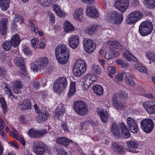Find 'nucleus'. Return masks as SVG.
Segmentation results:
<instances>
[{
    "mask_svg": "<svg viewBox=\"0 0 155 155\" xmlns=\"http://www.w3.org/2000/svg\"><path fill=\"white\" fill-rule=\"evenodd\" d=\"M55 56L58 61L61 64H66L70 56V50L66 45H60L55 49Z\"/></svg>",
    "mask_w": 155,
    "mask_h": 155,
    "instance_id": "f257e3e1",
    "label": "nucleus"
},
{
    "mask_svg": "<svg viewBox=\"0 0 155 155\" xmlns=\"http://www.w3.org/2000/svg\"><path fill=\"white\" fill-rule=\"evenodd\" d=\"M111 132L116 137L122 136L128 138L130 136L126 126L123 123H120L118 125L115 123H112L111 127Z\"/></svg>",
    "mask_w": 155,
    "mask_h": 155,
    "instance_id": "f03ea898",
    "label": "nucleus"
},
{
    "mask_svg": "<svg viewBox=\"0 0 155 155\" xmlns=\"http://www.w3.org/2000/svg\"><path fill=\"white\" fill-rule=\"evenodd\" d=\"M87 68L86 63L82 60H78L76 63L73 69V73L75 76L79 77L85 72Z\"/></svg>",
    "mask_w": 155,
    "mask_h": 155,
    "instance_id": "7ed1b4c3",
    "label": "nucleus"
},
{
    "mask_svg": "<svg viewBox=\"0 0 155 155\" xmlns=\"http://www.w3.org/2000/svg\"><path fill=\"white\" fill-rule=\"evenodd\" d=\"M33 149L37 155H42L45 153H48L50 149L44 143L40 141L35 142L33 146Z\"/></svg>",
    "mask_w": 155,
    "mask_h": 155,
    "instance_id": "20e7f679",
    "label": "nucleus"
},
{
    "mask_svg": "<svg viewBox=\"0 0 155 155\" xmlns=\"http://www.w3.org/2000/svg\"><path fill=\"white\" fill-rule=\"evenodd\" d=\"M68 85L67 79L62 77L57 79L55 81L53 86L54 91L58 93H61Z\"/></svg>",
    "mask_w": 155,
    "mask_h": 155,
    "instance_id": "39448f33",
    "label": "nucleus"
},
{
    "mask_svg": "<svg viewBox=\"0 0 155 155\" xmlns=\"http://www.w3.org/2000/svg\"><path fill=\"white\" fill-rule=\"evenodd\" d=\"M153 28V24L150 21H144L140 25L139 31L142 36H145L150 34L152 31Z\"/></svg>",
    "mask_w": 155,
    "mask_h": 155,
    "instance_id": "423d86ee",
    "label": "nucleus"
},
{
    "mask_svg": "<svg viewBox=\"0 0 155 155\" xmlns=\"http://www.w3.org/2000/svg\"><path fill=\"white\" fill-rule=\"evenodd\" d=\"M74 108L76 112L80 115L86 114L88 110L86 104L82 101H76L74 104Z\"/></svg>",
    "mask_w": 155,
    "mask_h": 155,
    "instance_id": "0eeeda50",
    "label": "nucleus"
},
{
    "mask_svg": "<svg viewBox=\"0 0 155 155\" xmlns=\"http://www.w3.org/2000/svg\"><path fill=\"white\" fill-rule=\"evenodd\" d=\"M141 128L146 133H149L153 130L154 124L151 119H145L142 120L140 123Z\"/></svg>",
    "mask_w": 155,
    "mask_h": 155,
    "instance_id": "6e6552de",
    "label": "nucleus"
},
{
    "mask_svg": "<svg viewBox=\"0 0 155 155\" xmlns=\"http://www.w3.org/2000/svg\"><path fill=\"white\" fill-rule=\"evenodd\" d=\"M143 16L141 12L138 11H133L128 15L127 22L129 24H133L140 19Z\"/></svg>",
    "mask_w": 155,
    "mask_h": 155,
    "instance_id": "1a4fd4ad",
    "label": "nucleus"
},
{
    "mask_svg": "<svg viewBox=\"0 0 155 155\" xmlns=\"http://www.w3.org/2000/svg\"><path fill=\"white\" fill-rule=\"evenodd\" d=\"M83 47L85 51L88 53H91L96 49L95 43L91 40L84 38L83 41Z\"/></svg>",
    "mask_w": 155,
    "mask_h": 155,
    "instance_id": "9d476101",
    "label": "nucleus"
},
{
    "mask_svg": "<svg viewBox=\"0 0 155 155\" xmlns=\"http://www.w3.org/2000/svg\"><path fill=\"white\" fill-rule=\"evenodd\" d=\"M114 6L118 10L123 13L127 9L129 5V0H120L116 1Z\"/></svg>",
    "mask_w": 155,
    "mask_h": 155,
    "instance_id": "9b49d317",
    "label": "nucleus"
},
{
    "mask_svg": "<svg viewBox=\"0 0 155 155\" xmlns=\"http://www.w3.org/2000/svg\"><path fill=\"white\" fill-rule=\"evenodd\" d=\"M47 133V130L45 129L39 130H35L33 128L30 129L28 132V135L33 138L42 137Z\"/></svg>",
    "mask_w": 155,
    "mask_h": 155,
    "instance_id": "f8f14e48",
    "label": "nucleus"
},
{
    "mask_svg": "<svg viewBox=\"0 0 155 155\" xmlns=\"http://www.w3.org/2000/svg\"><path fill=\"white\" fill-rule=\"evenodd\" d=\"M143 105L149 114L155 113V101H147L143 103Z\"/></svg>",
    "mask_w": 155,
    "mask_h": 155,
    "instance_id": "ddd939ff",
    "label": "nucleus"
},
{
    "mask_svg": "<svg viewBox=\"0 0 155 155\" xmlns=\"http://www.w3.org/2000/svg\"><path fill=\"white\" fill-rule=\"evenodd\" d=\"M86 13L90 17L94 18H97L99 15L97 9L93 6L87 7Z\"/></svg>",
    "mask_w": 155,
    "mask_h": 155,
    "instance_id": "4468645a",
    "label": "nucleus"
},
{
    "mask_svg": "<svg viewBox=\"0 0 155 155\" xmlns=\"http://www.w3.org/2000/svg\"><path fill=\"white\" fill-rule=\"evenodd\" d=\"M79 42V37L75 35H73L69 39V45L73 49L76 48L78 46Z\"/></svg>",
    "mask_w": 155,
    "mask_h": 155,
    "instance_id": "2eb2a0df",
    "label": "nucleus"
},
{
    "mask_svg": "<svg viewBox=\"0 0 155 155\" xmlns=\"http://www.w3.org/2000/svg\"><path fill=\"white\" fill-rule=\"evenodd\" d=\"M8 19L7 18L2 19L0 21V34L5 35L7 31Z\"/></svg>",
    "mask_w": 155,
    "mask_h": 155,
    "instance_id": "dca6fc26",
    "label": "nucleus"
},
{
    "mask_svg": "<svg viewBox=\"0 0 155 155\" xmlns=\"http://www.w3.org/2000/svg\"><path fill=\"white\" fill-rule=\"evenodd\" d=\"M127 143L128 146V147L126 148L127 150L133 153L137 152L136 150L133 149L138 147L139 145L137 143L133 140H129L127 142Z\"/></svg>",
    "mask_w": 155,
    "mask_h": 155,
    "instance_id": "f3484780",
    "label": "nucleus"
},
{
    "mask_svg": "<svg viewBox=\"0 0 155 155\" xmlns=\"http://www.w3.org/2000/svg\"><path fill=\"white\" fill-rule=\"evenodd\" d=\"M110 18H114V24H118L121 23L123 19V15L119 14L117 12H114L110 15Z\"/></svg>",
    "mask_w": 155,
    "mask_h": 155,
    "instance_id": "a211bd4d",
    "label": "nucleus"
},
{
    "mask_svg": "<svg viewBox=\"0 0 155 155\" xmlns=\"http://www.w3.org/2000/svg\"><path fill=\"white\" fill-rule=\"evenodd\" d=\"M107 44L110 46V48L112 50L119 49L122 51L124 49L122 45L117 41H108Z\"/></svg>",
    "mask_w": 155,
    "mask_h": 155,
    "instance_id": "6ab92c4d",
    "label": "nucleus"
},
{
    "mask_svg": "<svg viewBox=\"0 0 155 155\" xmlns=\"http://www.w3.org/2000/svg\"><path fill=\"white\" fill-rule=\"evenodd\" d=\"M36 63L38 65L40 69H45L48 65V61L46 57H41L37 60Z\"/></svg>",
    "mask_w": 155,
    "mask_h": 155,
    "instance_id": "aec40b11",
    "label": "nucleus"
},
{
    "mask_svg": "<svg viewBox=\"0 0 155 155\" xmlns=\"http://www.w3.org/2000/svg\"><path fill=\"white\" fill-rule=\"evenodd\" d=\"M65 112V109L64 105L62 104H60L55 110V116L60 119V117H62Z\"/></svg>",
    "mask_w": 155,
    "mask_h": 155,
    "instance_id": "412c9836",
    "label": "nucleus"
},
{
    "mask_svg": "<svg viewBox=\"0 0 155 155\" xmlns=\"http://www.w3.org/2000/svg\"><path fill=\"white\" fill-rule=\"evenodd\" d=\"M56 142L61 145L67 146L70 143L73 142V141L67 138L61 137L57 138Z\"/></svg>",
    "mask_w": 155,
    "mask_h": 155,
    "instance_id": "4be33fe9",
    "label": "nucleus"
},
{
    "mask_svg": "<svg viewBox=\"0 0 155 155\" xmlns=\"http://www.w3.org/2000/svg\"><path fill=\"white\" fill-rule=\"evenodd\" d=\"M10 41L14 47H17L19 45L21 40L19 35L16 34L12 36Z\"/></svg>",
    "mask_w": 155,
    "mask_h": 155,
    "instance_id": "5701e85b",
    "label": "nucleus"
},
{
    "mask_svg": "<svg viewBox=\"0 0 155 155\" xmlns=\"http://www.w3.org/2000/svg\"><path fill=\"white\" fill-rule=\"evenodd\" d=\"M111 148L119 154H122L124 152V150L122 147L116 142L112 143Z\"/></svg>",
    "mask_w": 155,
    "mask_h": 155,
    "instance_id": "b1692460",
    "label": "nucleus"
},
{
    "mask_svg": "<svg viewBox=\"0 0 155 155\" xmlns=\"http://www.w3.org/2000/svg\"><path fill=\"white\" fill-rule=\"evenodd\" d=\"M123 56L128 61H131L132 60L136 62L138 61L137 59L129 51H126L123 53Z\"/></svg>",
    "mask_w": 155,
    "mask_h": 155,
    "instance_id": "393cba45",
    "label": "nucleus"
},
{
    "mask_svg": "<svg viewBox=\"0 0 155 155\" xmlns=\"http://www.w3.org/2000/svg\"><path fill=\"white\" fill-rule=\"evenodd\" d=\"M15 62L16 65L21 68V69L24 71L25 70L24 61L22 57H17L15 58Z\"/></svg>",
    "mask_w": 155,
    "mask_h": 155,
    "instance_id": "a878e982",
    "label": "nucleus"
},
{
    "mask_svg": "<svg viewBox=\"0 0 155 155\" xmlns=\"http://www.w3.org/2000/svg\"><path fill=\"white\" fill-rule=\"evenodd\" d=\"M97 114L99 115L102 121L104 123H106L108 122V114L107 111L104 110L99 111Z\"/></svg>",
    "mask_w": 155,
    "mask_h": 155,
    "instance_id": "bb28decb",
    "label": "nucleus"
},
{
    "mask_svg": "<svg viewBox=\"0 0 155 155\" xmlns=\"http://www.w3.org/2000/svg\"><path fill=\"white\" fill-rule=\"evenodd\" d=\"M83 15V10L82 8H77L75 11L74 15V18L76 20L81 21Z\"/></svg>",
    "mask_w": 155,
    "mask_h": 155,
    "instance_id": "cd10ccee",
    "label": "nucleus"
},
{
    "mask_svg": "<svg viewBox=\"0 0 155 155\" xmlns=\"http://www.w3.org/2000/svg\"><path fill=\"white\" fill-rule=\"evenodd\" d=\"M19 107L20 110H24L28 109H31V105L30 102L27 100L24 101L23 103L19 105Z\"/></svg>",
    "mask_w": 155,
    "mask_h": 155,
    "instance_id": "c85d7f7f",
    "label": "nucleus"
},
{
    "mask_svg": "<svg viewBox=\"0 0 155 155\" xmlns=\"http://www.w3.org/2000/svg\"><path fill=\"white\" fill-rule=\"evenodd\" d=\"M125 80L127 84H129L131 86L135 85V82L134 79L131 76V74L129 72H126L124 76Z\"/></svg>",
    "mask_w": 155,
    "mask_h": 155,
    "instance_id": "c756f323",
    "label": "nucleus"
},
{
    "mask_svg": "<svg viewBox=\"0 0 155 155\" xmlns=\"http://www.w3.org/2000/svg\"><path fill=\"white\" fill-rule=\"evenodd\" d=\"M64 29V31L66 33H70L74 30V28L70 22L66 21L65 22Z\"/></svg>",
    "mask_w": 155,
    "mask_h": 155,
    "instance_id": "7c9ffc66",
    "label": "nucleus"
},
{
    "mask_svg": "<svg viewBox=\"0 0 155 155\" xmlns=\"http://www.w3.org/2000/svg\"><path fill=\"white\" fill-rule=\"evenodd\" d=\"M97 28V25H96L89 26L87 29V34L90 35L95 34Z\"/></svg>",
    "mask_w": 155,
    "mask_h": 155,
    "instance_id": "2f4dec72",
    "label": "nucleus"
},
{
    "mask_svg": "<svg viewBox=\"0 0 155 155\" xmlns=\"http://www.w3.org/2000/svg\"><path fill=\"white\" fill-rule=\"evenodd\" d=\"M10 0H0V6L2 9L6 10L9 7Z\"/></svg>",
    "mask_w": 155,
    "mask_h": 155,
    "instance_id": "473e14b6",
    "label": "nucleus"
},
{
    "mask_svg": "<svg viewBox=\"0 0 155 155\" xmlns=\"http://www.w3.org/2000/svg\"><path fill=\"white\" fill-rule=\"evenodd\" d=\"M127 123L128 128L137 125L136 120L130 117L127 118Z\"/></svg>",
    "mask_w": 155,
    "mask_h": 155,
    "instance_id": "72a5a7b5",
    "label": "nucleus"
},
{
    "mask_svg": "<svg viewBox=\"0 0 155 155\" xmlns=\"http://www.w3.org/2000/svg\"><path fill=\"white\" fill-rule=\"evenodd\" d=\"M49 114L47 112H41L40 114L38 117V121L40 122L42 121H45L48 117Z\"/></svg>",
    "mask_w": 155,
    "mask_h": 155,
    "instance_id": "f704fd0d",
    "label": "nucleus"
},
{
    "mask_svg": "<svg viewBox=\"0 0 155 155\" xmlns=\"http://www.w3.org/2000/svg\"><path fill=\"white\" fill-rule=\"evenodd\" d=\"M93 89L94 92L98 95H101L103 93V88L100 86L98 85L94 86Z\"/></svg>",
    "mask_w": 155,
    "mask_h": 155,
    "instance_id": "c9c22d12",
    "label": "nucleus"
},
{
    "mask_svg": "<svg viewBox=\"0 0 155 155\" xmlns=\"http://www.w3.org/2000/svg\"><path fill=\"white\" fill-rule=\"evenodd\" d=\"M76 92L75 83L74 82H71V83L70 89L69 91L68 96L70 97L72 96Z\"/></svg>",
    "mask_w": 155,
    "mask_h": 155,
    "instance_id": "e433bc0d",
    "label": "nucleus"
},
{
    "mask_svg": "<svg viewBox=\"0 0 155 155\" xmlns=\"http://www.w3.org/2000/svg\"><path fill=\"white\" fill-rule=\"evenodd\" d=\"M2 46L5 50L8 51L11 49L13 45L10 41H5L3 43Z\"/></svg>",
    "mask_w": 155,
    "mask_h": 155,
    "instance_id": "4c0bfd02",
    "label": "nucleus"
},
{
    "mask_svg": "<svg viewBox=\"0 0 155 155\" xmlns=\"http://www.w3.org/2000/svg\"><path fill=\"white\" fill-rule=\"evenodd\" d=\"M146 56L147 58L151 62L155 61V53L150 51H147L146 53Z\"/></svg>",
    "mask_w": 155,
    "mask_h": 155,
    "instance_id": "58836bf2",
    "label": "nucleus"
},
{
    "mask_svg": "<svg viewBox=\"0 0 155 155\" xmlns=\"http://www.w3.org/2000/svg\"><path fill=\"white\" fill-rule=\"evenodd\" d=\"M145 3L148 8H153L155 7V0H145Z\"/></svg>",
    "mask_w": 155,
    "mask_h": 155,
    "instance_id": "ea45409f",
    "label": "nucleus"
},
{
    "mask_svg": "<svg viewBox=\"0 0 155 155\" xmlns=\"http://www.w3.org/2000/svg\"><path fill=\"white\" fill-rule=\"evenodd\" d=\"M91 70L94 73L97 75H99L101 72V68L98 65H94L92 67Z\"/></svg>",
    "mask_w": 155,
    "mask_h": 155,
    "instance_id": "a19ab883",
    "label": "nucleus"
},
{
    "mask_svg": "<svg viewBox=\"0 0 155 155\" xmlns=\"http://www.w3.org/2000/svg\"><path fill=\"white\" fill-rule=\"evenodd\" d=\"M116 62L118 65L122 68L127 67L129 66L128 64L125 61L122 59L117 60Z\"/></svg>",
    "mask_w": 155,
    "mask_h": 155,
    "instance_id": "79ce46f5",
    "label": "nucleus"
},
{
    "mask_svg": "<svg viewBox=\"0 0 155 155\" xmlns=\"http://www.w3.org/2000/svg\"><path fill=\"white\" fill-rule=\"evenodd\" d=\"M56 150L58 155H68L67 152L60 147H56Z\"/></svg>",
    "mask_w": 155,
    "mask_h": 155,
    "instance_id": "37998d69",
    "label": "nucleus"
},
{
    "mask_svg": "<svg viewBox=\"0 0 155 155\" xmlns=\"http://www.w3.org/2000/svg\"><path fill=\"white\" fill-rule=\"evenodd\" d=\"M38 2L44 6H49L51 3V0H37Z\"/></svg>",
    "mask_w": 155,
    "mask_h": 155,
    "instance_id": "c03bdc74",
    "label": "nucleus"
},
{
    "mask_svg": "<svg viewBox=\"0 0 155 155\" xmlns=\"http://www.w3.org/2000/svg\"><path fill=\"white\" fill-rule=\"evenodd\" d=\"M135 68L141 72L145 73L147 71L146 68L140 64H135Z\"/></svg>",
    "mask_w": 155,
    "mask_h": 155,
    "instance_id": "a18cd8bd",
    "label": "nucleus"
},
{
    "mask_svg": "<svg viewBox=\"0 0 155 155\" xmlns=\"http://www.w3.org/2000/svg\"><path fill=\"white\" fill-rule=\"evenodd\" d=\"M0 103L3 109V112L5 113L7 110V104L3 98H0Z\"/></svg>",
    "mask_w": 155,
    "mask_h": 155,
    "instance_id": "49530a36",
    "label": "nucleus"
},
{
    "mask_svg": "<svg viewBox=\"0 0 155 155\" xmlns=\"http://www.w3.org/2000/svg\"><path fill=\"white\" fill-rule=\"evenodd\" d=\"M89 77H90V76L87 75L86 74L83 77L85 81H84V84L88 87L92 83V81L89 78Z\"/></svg>",
    "mask_w": 155,
    "mask_h": 155,
    "instance_id": "de8ad7c7",
    "label": "nucleus"
},
{
    "mask_svg": "<svg viewBox=\"0 0 155 155\" xmlns=\"http://www.w3.org/2000/svg\"><path fill=\"white\" fill-rule=\"evenodd\" d=\"M61 127L62 132V130H63L65 133H67L69 132L67 124L66 122H61Z\"/></svg>",
    "mask_w": 155,
    "mask_h": 155,
    "instance_id": "09e8293b",
    "label": "nucleus"
},
{
    "mask_svg": "<svg viewBox=\"0 0 155 155\" xmlns=\"http://www.w3.org/2000/svg\"><path fill=\"white\" fill-rule=\"evenodd\" d=\"M113 105L115 108L118 110L122 109L125 107V105L118 101L114 104Z\"/></svg>",
    "mask_w": 155,
    "mask_h": 155,
    "instance_id": "8fccbe9b",
    "label": "nucleus"
},
{
    "mask_svg": "<svg viewBox=\"0 0 155 155\" xmlns=\"http://www.w3.org/2000/svg\"><path fill=\"white\" fill-rule=\"evenodd\" d=\"M13 87H16L18 89L21 88L23 86V84L20 81H16L13 82Z\"/></svg>",
    "mask_w": 155,
    "mask_h": 155,
    "instance_id": "3c124183",
    "label": "nucleus"
},
{
    "mask_svg": "<svg viewBox=\"0 0 155 155\" xmlns=\"http://www.w3.org/2000/svg\"><path fill=\"white\" fill-rule=\"evenodd\" d=\"M126 72H122L121 74H118L115 76V79L118 81H120L123 79V77L125 76Z\"/></svg>",
    "mask_w": 155,
    "mask_h": 155,
    "instance_id": "603ef678",
    "label": "nucleus"
},
{
    "mask_svg": "<svg viewBox=\"0 0 155 155\" xmlns=\"http://www.w3.org/2000/svg\"><path fill=\"white\" fill-rule=\"evenodd\" d=\"M104 152L100 147H96L95 148V155H103Z\"/></svg>",
    "mask_w": 155,
    "mask_h": 155,
    "instance_id": "864d4df0",
    "label": "nucleus"
},
{
    "mask_svg": "<svg viewBox=\"0 0 155 155\" xmlns=\"http://www.w3.org/2000/svg\"><path fill=\"white\" fill-rule=\"evenodd\" d=\"M112 51H107L105 53V56L106 59H109L113 57Z\"/></svg>",
    "mask_w": 155,
    "mask_h": 155,
    "instance_id": "5fc2aeb1",
    "label": "nucleus"
},
{
    "mask_svg": "<svg viewBox=\"0 0 155 155\" xmlns=\"http://www.w3.org/2000/svg\"><path fill=\"white\" fill-rule=\"evenodd\" d=\"M10 135L16 139H17L18 137V133L15 129L10 133Z\"/></svg>",
    "mask_w": 155,
    "mask_h": 155,
    "instance_id": "6e6d98bb",
    "label": "nucleus"
},
{
    "mask_svg": "<svg viewBox=\"0 0 155 155\" xmlns=\"http://www.w3.org/2000/svg\"><path fill=\"white\" fill-rule=\"evenodd\" d=\"M31 69L34 71H38L39 66L37 64H31Z\"/></svg>",
    "mask_w": 155,
    "mask_h": 155,
    "instance_id": "4d7b16f0",
    "label": "nucleus"
},
{
    "mask_svg": "<svg viewBox=\"0 0 155 155\" xmlns=\"http://www.w3.org/2000/svg\"><path fill=\"white\" fill-rule=\"evenodd\" d=\"M6 94H9V95L8 96L9 97H11L12 100V99L13 98H16V97L11 92V89L8 88L7 89V90H6Z\"/></svg>",
    "mask_w": 155,
    "mask_h": 155,
    "instance_id": "13d9d810",
    "label": "nucleus"
},
{
    "mask_svg": "<svg viewBox=\"0 0 155 155\" xmlns=\"http://www.w3.org/2000/svg\"><path fill=\"white\" fill-rule=\"evenodd\" d=\"M107 70L109 72L112 74H115L116 71L115 68L113 66H110L107 68Z\"/></svg>",
    "mask_w": 155,
    "mask_h": 155,
    "instance_id": "bf43d9fd",
    "label": "nucleus"
},
{
    "mask_svg": "<svg viewBox=\"0 0 155 155\" xmlns=\"http://www.w3.org/2000/svg\"><path fill=\"white\" fill-rule=\"evenodd\" d=\"M23 52L26 55H30L32 54V51L28 47H25L23 49Z\"/></svg>",
    "mask_w": 155,
    "mask_h": 155,
    "instance_id": "052dcab7",
    "label": "nucleus"
},
{
    "mask_svg": "<svg viewBox=\"0 0 155 155\" xmlns=\"http://www.w3.org/2000/svg\"><path fill=\"white\" fill-rule=\"evenodd\" d=\"M129 129L131 132L135 134L138 133L139 131L137 125L131 127Z\"/></svg>",
    "mask_w": 155,
    "mask_h": 155,
    "instance_id": "680f3d73",
    "label": "nucleus"
},
{
    "mask_svg": "<svg viewBox=\"0 0 155 155\" xmlns=\"http://www.w3.org/2000/svg\"><path fill=\"white\" fill-rule=\"evenodd\" d=\"M120 97L122 98L127 99V94L123 91H121L119 94Z\"/></svg>",
    "mask_w": 155,
    "mask_h": 155,
    "instance_id": "e2e57ef3",
    "label": "nucleus"
},
{
    "mask_svg": "<svg viewBox=\"0 0 155 155\" xmlns=\"http://www.w3.org/2000/svg\"><path fill=\"white\" fill-rule=\"evenodd\" d=\"M49 15L50 21L51 23H54L55 21V17L54 15V14L52 13H50Z\"/></svg>",
    "mask_w": 155,
    "mask_h": 155,
    "instance_id": "0e129e2a",
    "label": "nucleus"
},
{
    "mask_svg": "<svg viewBox=\"0 0 155 155\" xmlns=\"http://www.w3.org/2000/svg\"><path fill=\"white\" fill-rule=\"evenodd\" d=\"M131 5L133 6H136L139 4V0H131Z\"/></svg>",
    "mask_w": 155,
    "mask_h": 155,
    "instance_id": "69168bd1",
    "label": "nucleus"
},
{
    "mask_svg": "<svg viewBox=\"0 0 155 155\" xmlns=\"http://www.w3.org/2000/svg\"><path fill=\"white\" fill-rule=\"evenodd\" d=\"M56 13L60 17H62L65 16V13L61 9H60Z\"/></svg>",
    "mask_w": 155,
    "mask_h": 155,
    "instance_id": "338daca9",
    "label": "nucleus"
},
{
    "mask_svg": "<svg viewBox=\"0 0 155 155\" xmlns=\"http://www.w3.org/2000/svg\"><path fill=\"white\" fill-rule=\"evenodd\" d=\"M53 8L54 10L56 13L61 9L59 6L57 4H55L53 5Z\"/></svg>",
    "mask_w": 155,
    "mask_h": 155,
    "instance_id": "774afa93",
    "label": "nucleus"
}]
</instances>
